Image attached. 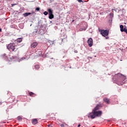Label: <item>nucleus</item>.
Returning a JSON list of instances; mask_svg holds the SVG:
<instances>
[{
    "label": "nucleus",
    "mask_w": 127,
    "mask_h": 127,
    "mask_svg": "<svg viewBox=\"0 0 127 127\" xmlns=\"http://www.w3.org/2000/svg\"><path fill=\"white\" fill-rule=\"evenodd\" d=\"M44 14L45 15H47V14H48V12H47V11L44 12Z\"/></svg>",
    "instance_id": "19"
},
{
    "label": "nucleus",
    "mask_w": 127,
    "mask_h": 127,
    "mask_svg": "<svg viewBox=\"0 0 127 127\" xmlns=\"http://www.w3.org/2000/svg\"><path fill=\"white\" fill-rule=\"evenodd\" d=\"M48 11L49 12V18L50 19H52V18H54V15H53V12L51 8L48 9Z\"/></svg>",
    "instance_id": "5"
},
{
    "label": "nucleus",
    "mask_w": 127,
    "mask_h": 127,
    "mask_svg": "<svg viewBox=\"0 0 127 127\" xmlns=\"http://www.w3.org/2000/svg\"><path fill=\"white\" fill-rule=\"evenodd\" d=\"M38 45V43H36V42H34L31 45V47L33 48H35V47H36V46H37Z\"/></svg>",
    "instance_id": "8"
},
{
    "label": "nucleus",
    "mask_w": 127,
    "mask_h": 127,
    "mask_svg": "<svg viewBox=\"0 0 127 127\" xmlns=\"http://www.w3.org/2000/svg\"><path fill=\"white\" fill-rule=\"evenodd\" d=\"M87 43L89 46V47H92L93 46V39L92 38H89L88 40Z\"/></svg>",
    "instance_id": "6"
},
{
    "label": "nucleus",
    "mask_w": 127,
    "mask_h": 127,
    "mask_svg": "<svg viewBox=\"0 0 127 127\" xmlns=\"http://www.w3.org/2000/svg\"><path fill=\"white\" fill-rule=\"evenodd\" d=\"M0 32H1V29L0 28Z\"/></svg>",
    "instance_id": "25"
},
{
    "label": "nucleus",
    "mask_w": 127,
    "mask_h": 127,
    "mask_svg": "<svg viewBox=\"0 0 127 127\" xmlns=\"http://www.w3.org/2000/svg\"><path fill=\"white\" fill-rule=\"evenodd\" d=\"M7 48H14V44H9L7 46Z\"/></svg>",
    "instance_id": "9"
},
{
    "label": "nucleus",
    "mask_w": 127,
    "mask_h": 127,
    "mask_svg": "<svg viewBox=\"0 0 127 127\" xmlns=\"http://www.w3.org/2000/svg\"><path fill=\"white\" fill-rule=\"evenodd\" d=\"M17 120L18 121H21V120H22V117H21V116H19L17 117Z\"/></svg>",
    "instance_id": "17"
},
{
    "label": "nucleus",
    "mask_w": 127,
    "mask_h": 127,
    "mask_svg": "<svg viewBox=\"0 0 127 127\" xmlns=\"http://www.w3.org/2000/svg\"><path fill=\"white\" fill-rule=\"evenodd\" d=\"M120 30L122 32H124V31H125V26L124 27V25H120Z\"/></svg>",
    "instance_id": "10"
},
{
    "label": "nucleus",
    "mask_w": 127,
    "mask_h": 127,
    "mask_svg": "<svg viewBox=\"0 0 127 127\" xmlns=\"http://www.w3.org/2000/svg\"><path fill=\"white\" fill-rule=\"evenodd\" d=\"M16 41H17V42L20 43V42H21V41H22V39H21V38H19L17 39Z\"/></svg>",
    "instance_id": "13"
},
{
    "label": "nucleus",
    "mask_w": 127,
    "mask_h": 127,
    "mask_svg": "<svg viewBox=\"0 0 127 127\" xmlns=\"http://www.w3.org/2000/svg\"><path fill=\"white\" fill-rule=\"evenodd\" d=\"M100 109V106L97 105L93 110L92 112L88 114V117L91 118V119H95L96 117H101L102 116V111H97Z\"/></svg>",
    "instance_id": "3"
},
{
    "label": "nucleus",
    "mask_w": 127,
    "mask_h": 127,
    "mask_svg": "<svg viewBox=\"0 0 127 127\" xmlns=\"http://www.w3.org/2000/svg\"><path fill=\"white\" fill-rule=\"evenodd\" d=\"M30 14H31V13L28 12L24 13L23 15L25 17H26V16H28V15H30Z\"/></svg>",
    "instance_id": "12"
},
{
    "label": "nucleus",
    "mask_w": 127,
    "mask_h": 127,
    "mask_svg": "<svg viewBox=\"0 0 127 127\" xmlns=\"http://www.w3.org/2000/svg\"><path fill=\"white\" fill-rule=\"evenodd\" d=\"M2 103H1V102H0V105H1V104H2Z\"/></svg>",
    "instance_id": "26"
},
{
    "label": "nucleus",
    "mask_w": 127,
    "mask_h": 127,
    "mask_svg": "<svg viewBox=\"0 0 127 127\" xmlns=\"http://www.w3.org/2000/svg\"><path fill=\"white\" fill-rule=\"evenodd\" d=\"M74 53H78V51L77 50L74 51Z\"/></svg>",
    "instance_id": "22"
},
{
    "label": "nucleus",
    "mask_w": 127,
    "mask_h": 127,
    "mask_svg": "<svg viewBox=\"0 0 127 127\" xmlns=\"http://www.w3.org/2000/svg\"><path fill=\"white\" fill-rule=\"evenodd\" d=\"M81 126V125L79 124L78 125V127H80Z\"/></svg>",
    "instance_id": "24"
},
{
    "label": "nucleus",
    "mask_w": 127,
    "mask_h": 127,
    "mask_svg": "<svg viewBox=\"0 0 127 127\" xmlns=\"http://www.w3.org/2000/svg\"><path fill=\"white\" fill-rule=\"evenodd\" d=\"M32 123L33 125H36L38 123V121H37V119H35L33 120Z\"/></svg>",
    "instance_id": "11"
},
{
    "label": "nucleus",
    "mask_w": 127,
    "mask_h": 127,
    "mask_svg": "<svg viewBox=\"0 0 127 127\" xmlns=\"http://www.w3.org/2000/svg\"><path fill=\"white\" fill-rule=\"evenodd\" d=\"M16 4V3L12 4L11 5H12V6H14V5H15Z\"/></svg>",
    "instance_id": "21"
},
{
    "label": "nucleus",
    "mask_w": 127,
    "mask_h": 127,
    "mask_svg": "<svg viewBox=\"0 0 127 127\" xmlns=\"http://www.w3.org/2000/svg\"><path fill=\"white\" fill-rule=\"evenodd\" d=\"M61 41H63V40H61Z\"/></svg>",
    "instance_id": "28"
},
{
    "label": "nucleus",
    "mask_w": 127,
    "mask_h": 127,
    "mask_svg": "<svg viewBox=\"0 0 127 127\" xmlns=\"http://www.w3.org/2000/svg\"><path fill=\"white\" fill-rule=\"evenodd\" d=\"M7 49L10 52H12V53H14V52L17 51V49L16 48H8Z\"/></svg>",
    "instance_id": "7"
},
{
    "label": "nucleus",
    "mask_w": 127,
    "mask_h": 127,
    "mask_svg": "<svg viewBox=\"0 0 127 127\" xmlns=\"http://www.w3.org/2000/svg\"><path fill=\"white\" fill-rule=\"evenodd\" d=\"M113 80L114 83L121 86L124 85L127 82V77L119 73L115 74V76L113 78Z\"/></svg>",
    "instance_id": "2"
},
{
    "label": "nucleus",
    "mask_w": 127,
    "mask_h": 127,
    "mask_svg": "<svg viewBox=\"0 0 127 127\" xmlns=\"http://www.w3.org/2000/svg\"><path fill=\"white\" fill-rule=\"evenodd\" d=\"M73 21H74V20H72V22H73Z\"/></svg>",
    "instance_id": "30"
},
{
    "label": "nucleus",
    "mask_w": 127,
    "mask_h": 127,
    "mask_svg": "<svg viewBox=\"0 0 127 127\" xmlns=\"http://www.w3.org/2000/svg\"><path fill=\"white\" fill-rule=\"evenodd\" d=\"M89 58H90L91 59H92V57H90Z\"/></svg>",
    "instance_id": "27"
},
{
    "label": "nucleus",
    "mask_w": 127,
    "mask_h": 127,
    "mask_svg": "<svg viewBox=\"0 0 127 127\" xmlns=\"http://www.w3.org/2000/svg\"><path fill=\"white\" fill-rule=\"evenodd\" d=\"M40 10V8L38 7L36 8V10H37V11H39Z\"/></svg>",
    "instance_id": "18"
},
{
    "label": "nucleus",
    "mask_w": 127,
    "mask_h": 127,
    "mask_svg": "<svg viewBox=\"0 0 127 127\" xmlns=\"http://www.w3.org/2000/svg\"><path fill=\"white\" fill-rule=\"evenodd\" d=\"M29 50L30 53V54L25 55V57L20 59L19 60H18V58L16 57H12L11 58L7 57L5 56V54H4L1 56H2L3 58H4V59H5L6 60V59H7L8 61L9 62L18 61V62H21V61H23V60H28V59L30 58V56L34 55V52H35V49L30 48Z\"/></svg>",
    "instance_id": "1"
},
{
    "label": "nucleus",
    "mask_w": 127,
    "mask_h": 127,
    "mask_svg": "<svg viewBox=\"0 0 127 127\" xmlns=\"http://www.w3.org/2000/svg\"><path fill=\"white\" fill-rule=\"evenodd\" d=\"M104 101L105 103H107V104H109V102H110V100L108 98H104Z\"/></svg>",
    "instance_id": "14"
},
{
    "label": "nucleus",
    "mask_w": 127,
    "mask_h": 127,
    "mask_svg": "<svg viewBox=\"0 0 127 127\" xmlns=\"http://www.w3.org/2000/svg\"><path fill=\"white\" fill-rule=\"evenodd\" d=\"M78 2H82V0H77Z\"/></svg>",
    "instance_id": "20"
},
{
    "label": "nucleus",
    "mask_w": 127,
    "mask_h": 127,
    "mask_svg": "<svg viewBox=\"0 0 127 127\" xmlns=\"http://www.w3.org/2000/svg\"><path fill=\"white\" fill-rule=\"evenodd\" d=\"M61 127H64V125H63V124L61 125Z\"/></svg>",
    "instance_id": "23"
},
{
    "label": "nucleus",
    "mask_w": 127,
    "mask_h": 127,
    "mask_svg": "<svg viewBox=\"0 0 127 127\" xmlns=\"http://www.w3.org/2000/svg\"><path fill=\"white\" fill-rule=\"evenodd\" d=\"M29 95L31 97H33V96H34V93L33 92H30L29 93Z\"/></svg>",
    "instance_id": "16"
},
{
    "label": "nucleus",
    "mask_w": 127,
    "mask_h": 127,
    "mask_svg": "<svg viewBox=\"0 0 127 127\" xmlns=\"http://www.w3.org/2000/svg\"><path fill=\"white\" fill-rule=\"evenodd\" d=\"M121 61H122V60H121Z\"/></svg>",
    "instance_id": "31"
},
{
    "label": "nucleus",
    "mask_w": 127,
    "mask_h": 127,
    "mask_svg": "<svg viewBox=\"0 0 127 127\" xmlns=\"http://www.w3.org/2000/svg\"><path fill=\"white\" fill-rule=\"evenodd\" d=\"M34 68L36 69V70H38V69H39L40 68V66H39V65L38 64H36L34 66Z\"/></svg>",
    "instance_id": "15"
},
{
    "label": "nucleus",
    "mask_w": 127,
    "mask_h": 127,
    "mask_svg": "<svg viewBox=\"0 0 127 127\" xmlns=\"http://www.w3.org/2000/svg\"><path fill=\"white\" fill-rule=\"evenodd\" d=\"M99 31L101 33L102 36L105 37L106 39H108L109 38V37L108 36L109 35V33H110L109 30H99Z\"/></svg>",
    "instance_id": "4"
},
{
    "label": "nucleus",
    "mask_w": 127,
    "mask_h": 127,
    "mask_svg": "<svg viewBox=\"0 0 127 127\" xmlns=\"http://www.w3.org/2000/svg\"><path fill=\"white\" fill-rule=\"evenodd\" d=\"M110 14H111V15H112V13H111Z\"/></svg>",
    "instance_id": "29"
}]
</instances>
